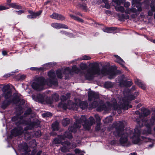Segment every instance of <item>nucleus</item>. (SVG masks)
Returning <instances> with one entry per match:
<instances>
[{
    "label": "nucleus",
    "mask_w": 155,
    "mask_h": 155,
    "mask_svg": "<svg viewBox=\"0 0 155 155\" xmlns=\"http://www.w3.org/2000/svg\"><path fill=\"white\" fill-rule=\"evenodd\" d=\"M109 75V78L110 79H112L114 78L116 75V72L114 71H108L107 73Z\"/></svg>",
    "instance_id": "nucleus-20"
},
{
    "label": "nucleus",
    "mask_w": 155,
    "mask_h": 155,
    "mask_svg": "<svg viewBox=\"0 0 155 155\" xmlns=\"http://www.w3.org/2000/svg\"><path fill=\"white\" fill-rule=\"evenodd\" d=\"M75 13L76 15H79L80 16H81V17H83L82 14L79 12H76Z\"/></svg>",
    "instance_id": "nucleus-59"
},
{
    "label": "nucleus",
    "mask_w": 155,
    "mask_h": 155,
    "mask_svg": "<svg viewBox=\"0 0 155 155\" xmlns=\"http://www.w3.org/2000/svg\"><path fill=\"white\" fill-rule=\"evenodd\" d=\"M138 15V14H137V13H136L135 14H133L131 15V17L133 18H136L137 15Z\"/></svg>",
    "instance_id": "nucleus-57"
},
{
    "label": "nucleus",
    "mask_w": 155,
    "mask_h": 155,
    "mask_svg": "<svg viewBox=\"0 0 155 155\" xmlns=\"http://www.w3.org/2000/svg\"><path fill=\"white\" fill-rule=\"evenodd\" d=\"M153 11L151 10H150L148 12V15L149 16H152L153 15Z\"/></svg>",
    "instance_id": "nucleus-56"
},
{
    "label": "nucleus",
    "mask_w": 155,
    "mask_h": 155,
    "mask_svg": "<svg viewBox=\"0 0 155 155\" xmlns=\"http://www.w3.org/2000/svg\"><path fill=\"white\" fill-rule=\"evenodd\" d=\"M2 54L4 56H5L7 55V52L6 51H2Z\"/></svg>",
    "instance_id": "nucleus-58"
},
{
    "label": "nucleus",
    "mask_w": 155,
    "mask_h": 155,
    "mask_svg": "<svg viewBox=\"0 0 155 155\" xmlns=\"http://www.w3.org/2000/svg\"><path fill=\"white\" fill-rule=\"evenodd\" d=\"M50 17L52 19L61 21H63L65 19L64 16L61 14L56 13H53L50 15Z\"/></svg>",
    "instance_id": "nucleus-11"
},
{
    "label": "nucleus",
    "mask_w": 155,
    "mask_h": 155,
    "mask_svg": "<svg viewBox=\"0 0 155 155\" xmlns=\"http://www.w3.org/2000/svg\"><path fill=\"white\" fill-rule=\"evenodd\" d=\"M61 98V100H65L66 99V97L64 96H62Z\"/></svg>",
    "instance_id": "nucleus-64"
},
{
    "label": "nucleus",
    "mask_w": 155,
    "mask_h": 155,
    "mask_svg": "<svg viewBox=\"0 0 155 155\" xmlns=\"http://www.w3.org/2000/svg\"><path fill=\"white\" fill-rule=\"evenodd\" d=\"M97 103L96 102L94 101L92 104V107H93L94 108L97 106Z\"/></svg>",
    "instance_id": "nucleus-53"
},
{
    "label": "nucleus",
    "mask_w": 155,
    "mask_h": 155,
    "mask_svg": "<svg viewBox=\"0 0 155 155\" xmlns=\"http://www.w3.org/2000/svg\"><path fill=\"white\" fill-rule=\"evenodd\" d=\"M96 74H100V71L97 69H91L87 71V73H84V75L87 78L91 77L94 75Z\"/></svg>",
    "instance_id": "nucleus-8"
},
{
    "label": "nucleus",
    "mask_w": 155,
    "mask_h": 155,
    "mask_svg": "<svg viewBox=\"0 0 155 155\" xmlns=\"http://www.w3.org/2000/svg\"><path fill=\"white\" fill-rule=\"evenodd\" d=\"M80 68L82 70H85L87 68V65L84 64H81L80 66Z\"/></svg>",
    "instance_id": "nucleus-38"
},
{
    "label": "nucleus",
    "mask_w": 155,
    "mask_h": 155,
    "mask_svg": "<svg viewBox=\"0 0 155 155\" xmlns=\"http://www.w3.org/2000/svg\"><path fill=\"white\" fill-rule=\"evenodd\" d=\"M75 152L76 155H84L83 153L78 149H76L74 150Z\"/></svg>",
    "instance_id": "nucleus-30"
},
{
    "label": "nucleus",
    "mask_w": 155,
    "mask_h": 155,
    "mask_svg": "<svg viewBox=\"0 0 155 155\" xmlns=\"http://www.w3.org/2000/svg\"><path fill=\"white\" fill-rule=\"evenodd\" d=\"M95 129H96L97 130H99L100 129V126L99 125H97V126L96 127V128H95Z\"/></svg>",
    "instance_id": "nucleus-63"
},
{
    "label": "nucleus",
    "mask_w": 155,
    "mask_h": 155,
    "mask_svg": "<svg viewBox=\"0 0 155 155\" xmlns=\"http://www.w3.org/2000/svg\"><path fill=\"white\" fill-rule=\"evenodd\" d=\"M64 139V136H58V138H55L53 141V143L55 144L59 143L62 142L63 147L61 148V150L63 152L67 151V148H68L70 145V143L68 142H66L65 143L62 142L63 140Z\"/></svg>",
    "instance_id": "nucleus-4"
},
{
    "label": "nucleus",
    "mask_w": 155,
    "mask_h": 155,
    "mask_svg": "<svg viewBox=\"0 0 155 155\" xmlns=\"http://www.w3.org/2000/svg\"><path fill=\"white\" fill-rule=\"evenodd\" d=\"M48 75L51 78L50 79L45 81L43 78L40 77L38 79L37 82L32 83L31 85L32 87L35 89L40 90L42 89V86L46 84L49 86L53 85L56 86L57 83L56 80L54 78V73L53 71H49L48 73Z\"/></svg>",
    "instance_id": "nucleus-1"
},
{
    "label": "nucleus",
    "mask_w": 155,
    "mask_h": 155,
    "mask_svg": "<svg viewBox=\"0 0 155 155\" xmlns=\"http://www.w3.org/2000/svg\"><path fill=\"white\" fill-rule=\"evenodd\" d=\"M79 106L81 108L84 109L87 106V104L86 103L82 102L80 104Z\"/></svg>",
    "instance_id": "nucleus-32"
},
{
    "label": "nucleus",
    "mask_w": 155,
    "mask_h": 155,
    "mask_svg": "<svg viewBox=\"0 0 155 155\" xmlns=\"http://www.w3.org/2000/svg\"><path fill=\"white\" fill-rule=\"evenodd\" d=\"M88 99L89 100L91 101L92 100L93 98H97L98 97L97 94L92 91H89L88 94Z\"/></svg>",
    "instance_id": "nucleus-14"
},
{
    "label": "nucleus",
    "mask_w": 155,
    "mask_h": 155,
    "mask_svg": "<svg viewBox=\"0 0 155 155\" xmlns=\"http://www.w3.org/2000/svg\"><path fill=\"white\" fill-rule=\"evenodd\" d=\"M104 105H103V106L102 107H98L97 109V110L99 111H101L103 110H106L104 108Z\"/></svg>",
    "instance_id": "nucleus-46"
},
{
    "label": "nucleus",
    "mask_w": 155,
    "mask_h": 155,
    "mask_svg": "<svg viewBox=\"0 0 155 155\" xmlns=\"http://www.w3.org/2000/svg\"><path fill=\"white\" fill-rule=\"evenodd\" d=\"M58 78H61L62 77L61 71L60 70H58L56 72Z\"/></svg>",
    "instance_id": "nucleus-39"
},
{
    "label": "nucleus",
    "mask_w": 155,
    "mask_h": 155,
    "mask_svg": "<svg viewBox=\"0 0 155 155\" xmlns=\"http://www.w3.org/2000/svg\"><path fill=\"white\" fill-rule=\"evenodd\" d=\"M51 26L53 28L59 29V23H52L51 24Z\"/></svg>",
    "instance_id": "nucleus-26"
},
{
    "label": "nucleus",
    "mask_w": 155,
    "mask_h": 155,
    "mask_svg": "<svg viewBox=\"0 0 155 155\" xmlns=\"http://www.w3.org/2000/svg\"><path fill=\"white\" fill-rule=\"evenodd\" d=\"M150 113V111L149 110H146L144 112V114L145 116H147Z\"/></svg>",
    "instance_id": "nucleus-51"
},
{
    "label": "nucleus",
    "mask_w": 155,
    "mask_h": 155,
    "mask_svg": "<svg viewBox=\"0 0 155 155\" xmlns=\"http://www.w3.org/2000/svg\"><path fill=\"white\" fill-rule=\"evenodd\" d=\"M7 102V101L6 100H5L4 102L3 103L2 105V107L3 108V109H5L6 108V107H7V106H8V103H7L6 104H5Z\"/></svg>",
    "instance_id": "nucleus-37"
},
{
    "label": "nucleus",
    "mask_w": 155,
    "mask_h": 155,
    "mask_svg": "<svg viewBox=\"0 0 155 155\" xmlns=\"http://www.w3.org/2000/svg\"><path fill=\"white\" fill-rule=\"evenodd\" d=\"M90 121L89 122H87L86 120L85 117L82 116L80 119L77 120L76 123L74 124V126L76 128H80L81 126V122H84V124H83L84 128L86 130H89L90 127L92 125L95 124V121L94 118L92 117H90Z\"/></svg>",
    "instance_id": "nucleus-2"
},
{
    "label": "nucleus",
    "mask_w": 155,
    "mask_h": 155,
    "mask_svg": "<svg viewBox=\"0 0 155 155\" xmlns=\"http://www.w3.org/2000/svg\"><path fill=\"white\" fill-rule=\"evenodd\" d=\"M27 12L30 15H27V18L29 19H34L41 15L42 12V10H40L38 12H35L32 10H28Z\"/></svg>",
    "instance_id": "nucleus-7"
},
{
    "label": "nucleus",
    "mask_w": 155,
    "mask_h": 155,
    "mask_svg": "<svg viewBox=\"0 0 155 155\" xmlns=\"http://www.w3.org/2000/svg\"><path fill=\"white\" fill-rule=\"evenodd\" d=\"M9 5L10 7L15 9H21L22 8V6L18 3H12Z\"/></svg>",
    "instance_id": "nucleus-15"
},
{
    "label": "nucleus",
    "mask_w": 155,
    "mask_h": 155,
    "mask_svg": "<svg viewBox=\"0 0 155 155\" xmlns=\"http://www.w3.org/2000/svg\"><path fill=\"white\" fill-rule=\"evenodd\" d=\"M155 123V115L153 114L152 117L149 123L146 124L147 130H143L142 132V134L146 135L150 134L151 132V129ZM155 131V127L153 129Z\"/></svg>",
    "instance_id": "nucleus-5"
},
{
    "label": "nucleus",
    "mask_w": 155,
    "mask_h": 155,
    "mask_svg": "<svg viewBox=\"0 0 155 155\" xmlns=\"http://www.w3.org/2000/svg\"><path fill=\"white\" fill-rule=\"evenodd\" d=\"M8 8H9L6 7L5 6L2 5H0V11H2L3 10L7 9H8Z\"/></svg>",
    "instance_id": "nucleus-41"
},
{
    "label": "nucleus",
    "mask_w": 155,
    "mask_h": 155,
    "mask_svg": "<svg viewBox=\"0 0 155 155\" xmlns=\"http://www.w3.org/2000/svg\"><path fill=\"white\" fill-rule=\"evenodd\" d=\"M22 130L20 128H15L11 131V133L13 135L17 136L21 134Z\"/></svg>",
    "instance_id": "nucleus-13"
},
{
    "label": "nucleus",
    "mask_w": 155,
    "mask_h": 155,
    "mask_svg": "<svg viewBox=\"0 0 155 155\" xmlns=\"http://www.w3.org/2000/svg\"><path fill=\"white\" fill-rule=\"evenodd\" d=\"M72 71L76 73H79L80 70H79L75 66H74L72 68Z\"/></svg>",
    "instance_id": "nucleus-28"
},
{
    "label": "nucleus",
    "mask_w": 155,
    "mask_h": 155,
    "mask_svg": "<svg viewBox=\"0 0 155 155\" xmlns=\"http://www.w3.org/2000/svg\"><path fill=\"white\" fill-rule=\"evenodd\" d=\"M30 69L32 70H38V68L35 67H31L30 68Z\"/></svg>",
    "instance_id": "nucleus-61"
},
{
    "label": "nucleus",
    "mask_w": 155,
    "mask_h": 155,
    "mask_svg": "<svg viewBox=\"0 0 155 155\" xmlns=\"http://www.w3.org/2000/svg\"><path fill=\"white\" fill-rule=\"evenodd\" d=\"M78 104H73L71 101H69L67 105L66 104L62 105L61 104H59V106L60 107H62L64 109H65L66 108L74 109V106H78Z\"/></svg>",
    "instance_id": "nucleus-10"
},
{
    "label": "nucleus",
    "mask_w": 155,
    "mask_h": 155,
    "mask_svg": "<svg viewBox=\"0 0 155 155\" xmlns=\"http://www.w3.org/2000/svg\"><path fill=\"white\" fill-rule=\"evenodd\" d=\"M59 123L56 121L52 124V127L54 130H58V129Z\"/></svg>",
    "instance_id": "nucleus-24"
},
{
    "label": "nucleus",
    "mask_w": 155,
    "mask_h": 155,
    "mask_svg": "<svg viewBox=\"0 0 155 155\" xmlns=\"http://www.w3.org/2000/svg\"><path fill=\"white\" fill-rule=\"evenodd\" d=\"M112 83L110 82H107L105 84V86L107 87L110 88L112 86Z\"/></svg>",
    "instance_id": "nucleus-40"
},
{
    "label": "nucleus",
    "mask_w": 155,
    "mask_h": 155,
    "mask_svg": "<svg viewBox=\"0 0 155 155\" xmlns=\"http://www.w3.org/2000/svg\"><path fill=\"white\" fill-rule=\"evenodd\" d=\"M15 12H17L19 15H20L22 13H25V11L24 10H19V11H15Z\"/></svg>",
    "instance_id": "nucleus-44"
},
{
    "label": "nucleus",
    "mask_w": 155,
    "mask_h": 155,
    "mask_svg": "<svg viewBox=\"0 0 155 155\" xmlns=\"http://www.w3.org/2000/svg\"><path fill=\"white\" fill-rule=\"evenodd\" d=\"M116 10L118 12H120L122 13L124 12L125 9L124 7L121 6H116L115 8Z\"/></svg>",
    "instance_id": "nucleus-21"
},
{
    "label": "nucleus",
    "mask_w": 155,
    "mask_h": 155,
    "mask_svg": "<svg viewBox=\"0 0 155 155\" xmlns=\"http://www.w3.org/2000/svg\"><path fill=\"white\" fill-rule=\"evenodd\" d=\"M80 6L85 12L87 11V6L86 5L81 4L80 5Z\"/></svg>",
    "instance_id": "nucleus-36"
},
{
    "label": "nucleus",
    "mask_w": 155,
    "mask_h": 155,
    "mask_svg": "<svg viewBox=\"0 0 155 155\" xmlns=\"http://www.w3.org/2000/svg\"><path fill=\"white\" fill-rule=\"evenodd\" d=\"M128 130L126 131L122 130H118L116 132L114 133L115 135L121 136L120 139V142L123 146H127L128 140L127 137L128 136L127 134V133H128Z\"/></svg>",
    "instance_id": "nucleus-3"
},
{
    "label": "nucleus",
    "mask_w": 155,
    "mask_h": 155,
    "mask_svg": "<svg viewBox=\"0 0 155 155\" xmlns=\"http://www.w3.org/2000/svg\"><path fill=\"white\" fill-rule=\"evenodd\" d=\"M59 96L57 94H55L52 96V100H54L56 101H57L59 99Z\"/></svg>",
    "instance_id": "nucleus-29"
},
{
    "label": "nucleus",
    "mask_w": 155,
    "mask_h": 155,
    "mask_svg": "<svg viewBox=\"0 0 155 155\" xmlns=\"http://www.w3.org/2000/svg\"><path fill=\"white\" fill-rule=\"evenodd\" d=\"M31 112V110L30 109H28L26 111V113L28 114H29Z\"/></svg>",
    "instance_id": "nucleus-62"
},
{
    "label": "nucleus",
    "mask_w": 155,
    "mask_h": 155,
    "mask_svg": "<svg viewBox=\"0 0 155 155\" xmlns=\"http://www.w3.org/2000/svg\"><path fill=\"white\" fill-rule=\"evenodd\" d=\"M141 134L142 132L140 131L139 128H136L134 130V133L130 132L129 136L134 140L136 139L137 140L134 141V143H137L139 141V136Z\"/></svg>",
    "instance_id": "nucleus-6"
},
{
    "label": "nucleus",
    "mask_w": 155,
    "mask_h": 155,
    "mask_svg": "<svg viewBox=\"0 0 155 155\" xmlns=\"http://www.w3.org/2000/svg\"><path fill=\"white\" fill-rule=\"evenodd\" d=\"M59 29L60 28H65V29H68V26L64 24L60 23H59Z\"/></svg>",
    "instance_id": "nucleus-27"
},
{
    "label": "nucleus",
    "mask_w": 155,
    "mask_h": 155,
    "mask_svg": "<svg viewBox=\"0 0 155 155\" xmlns=\"http://www.w3.org/2000/svg\"><path fill=\"white\" fill-rule=\"evenodd\" d=\"M132 5L137 8V11L139 12L142 10L141 4L140 2L136 0H132Z\"/></svg>",
    "instance_id": "nucleus-12"
},
{
    "label": "nucleus",
    "mask_w": 155,
    "mask_h": 155,
    "mask_svg": "<svg viewBox=\"0 0 155 155\" xmlns=\"http://www.w3.org/2000/svg\"><path fill=\"white\" fill-rule=\"evenodd\" d=\"M10 88V85L7 84L5 85L3 88V91L4 92V96L6 99H7L10 97L11 95V92L10 91H8V89Z\"/></svg>",
    "instance_id": "nucleus-9"
},
{
    "label": "nucleus",
    "mask_w": 155,
    "mask_h": 155,
    "mask_svg": "<svg viewBox=\"0 0 155 155\" xmlns=\"http://www.w3.org/2000/svg\"><path fill=\"white\" fill-rule=\"evenodd\" d=\"M104 7L107 9H109L110 8V6L108 3L105 4Z\"/></svg>",
    "instance_id": "nucleus-50"
},
{
    "label": "nucleus",
    "mask_w": 155,
    "mask_h": 155,
    "mask_svg": "<svg viewBox=\"0 0 155 155\" xmlns=\"http://www.w3.org/2000/svg\"><path fill=\"white\" fill-rule=\"evenodd\" d=\"M121 85H123L124 86L126 87L129 86L132 84L131 81H127L125 79H124L122 82H120Z\"/></svg>",
    "instance_id": "nucleus-18"
},
{
    "label": "nucleus",
    "mask_w": 155,
    "mask_h": 155,
    "mask_svg": "<svg viewBox=\"0 0 155 155\" xmlns=\"http://www.w3.org/2000/svg\"><path fill=\"white\" fill-rule=\"evenodd\" d=\"M112 120V117H107L105 119L104 122L105 123H108Z\"/></svg>",
    "instance_id": "nucleus-42"
},
{
    "label": "nucleus",
    "mask_w": 155,
    "mask_h": 155,
    "mask_svg": "<svg viewBox=\"0 0 155 155\" xmlns=\"http://www.w3.org/2000/svg\"><path fill=\"white\" fill-rule=\"evenodd\" d=\"M105 13L107 14H111V12L109 10H106L105 11Z\"/></svg>",
    "instance_id": "nucleus-60"
},
{
    "label": "nucleus",
    "mask_w": 155,
    "mask_h": 155,
    "mask_svg": "<svg viewBox=\"0 0 155 155\" xmlns=\"http://www.w3.org/2000/svg\"><path fill=\"white\" fill-rule=\"evenodd\" d=\"M115 61L120 64L122 66H124V65L125 62L122 59H116Z\"/></svg>",
    "instance_id": "nucleus-25"
},
{
    "label": "nucleus",
    "mask_w": 155,
    "mask_h": 155,
    "mask_svg": "<svg viewBox=\"0 0 155 155\" xmlns=\"http://www.w3.org/2000/svg\"><path fill=\"white\" fill-rule=\"evenodd\" d=\"M117 29V28L116 27H107L105 29L104 32L108 33H111L112 31H114Z\"/></svg>",
    "instance_id": "nucleus-19"
},
{
    "label": "nucleus",
    "mask_w": 155,
    "mask_h": 155,
    "mask_svg": "<svg viewBox=\"0 0 155 155\" xmlns=\"http://www.w3.org/2000/svg\"><path fill=\"white\" fill-rule=\"evenodd\" d=\"M46 102L48 104H51L52 103V101L49 99V98H48L46 100Z\"/></svg>",
    "instance_id": "nucleus-55"
},
{
    "label": "nucleus",
    "mask_w": 155,
    "mask_h": 155,
    "mask_svg": "<svg viewBox=\"0 0 155 155\" xmlns=\"http://www.w3.org/2000/svg\"><path fill=\"white\" fill-rule=\"evenodd\" d=\"M130 5V3L128 2H126L124 4V6L125 8H128Z\"/></svg>",
    "instance_id": "nucleus-43"
},
{
    "label": "nucleus",
    "mask_w": 155,
    "mask_h": 155,
    "mask_svg": "<svg viewBox=\"0 0 155 155\" xmlns=\"http://www.w3.org/2000/svg\"><path fill=\"white\" fill-rule=\"evenodd\" d=\"M42 115L44 117H47L51 116L52 114L50 112H46L43 114Z\"/></svg>",
    "instance_id": "nucleus-31"
},
{
    "label": "nucleus",
    "mask_w": 155,
    "mask_h": 155,
    "mask_svg": "<svg viewBox=\"0 0 155 155\" xmlns=\"http://www.w3.org/2000/svg\"><path fill=\"white\" fill-rule=\"evenodd\" d=\"M135 84L142 89L145 90L146 89L145 85L142 83L141 81L139 79H137L135 81Z\"/></svg>",
    "instance_id": "nucleus-16"
},
{
    "label": "nucleus",
    "mask_w": 155,
    "mask_h": 155,
    "mask_svg": "<svg viewBox=\"0 0 155 155\" xmlns=\"http://www.w3.org/2000/svg\"><path fill=\"white\" fill-rule=\"evenodd\" d=\"M69 119L66 118L63 120L62 124L64 126H65L68 125L69 124Z\"/></svg>",
    "instance_id": "nucleus-23"
},
{
    "label": "nucleus",
    "mask_w": 155,
    "mask_h": 155,
    "mask_svg": "<svg viewBox=\"0 0 155 155\" xmlns=\"http://www.w3.org/2000/svg\"><path fill=\"white\" fill-rule=\"evenodd\" d=\"M69 16L72 19H73L74 20L81 23L84 22V20L78 17L74 16L72 14H70Z\"/></svg>",
    "instance_id": "nucleus-17"
},
{
    "label": "nucleus",
    "mask_w": 155,
    "mask_h": 155,
    "mask_svg": "<svg viewBox=\"0 0 155 155\" xmlns=\"http://www.w3.org/2000/svg\"><path fill=\"white\" fill-rule=\"evenodd\" d=\"M131 12H136L137 11V9H136L134 8H130Z\"/></svg>",
    "instance_id": "nucleus-48"
},
{
    "label": "nucleus",
    "mask_w": 155,
    "mask_h": 155,
    "mask_svg": "<svg viewBox=\"0 0 155 155\" xmlns=\"http://www.w3.org/2000/svg\"><path fill=\"white\" fill-rule=\"evenodd\" d=\"M151 9L150 10L153 12H155V6L153 5H151Z\"/></svg>",
    "instance_id": "nucleus-54"
},
{
    "label": "nucleus",
    "mask_w": 155,
    "mask_h": 155,
    "mask_svg": "<svg viewBox=\"0 0 155 155\" xmlns=\"http://www.w3.org/2000/svg\"><path fill=\"white\" fill-rule=\"evenodd\" d=\"M64 136L69 139L71 138L72 137L71 134L69 132H66L64 134Z\"/></svg>",
    "instance_id": "nucleus-34"
},
{
    "label": "nucleus",
    "mask_w": 155,
    "mask_h": 155,
    "mask_svg": "<svg viewBox=\"0 0 155 155\" xmlns=\"http://www.w3.org/2000/svg\"><path fill=\"white\" fill-rule=\"evenodd\" d=\"M38 97V100L39 101L42 103L44 102V97L41 95H39Z\"/></svg>",
    "instance_id": "nucleus-35"
},
{
    "label": "nucleus",
    "mask_w": 155,
    "mask_h": 155,
    "mask_svg": "<svg viewBox=\"0 0 155 155\" xmlns=\"http://www.w3.org/2000/svg\"><path fill=\"white\" fill-rule=\"evenodd\" d=\"M24 146L23 147L24 150L25 151H26L28 148L27 145L26 143H24Z\"/></svg>",
    "instance_id": "nucleus-52"
},
{
    "label": "nucleus",
    "mask_w": 155,
    "mask_h": 155,
    "mask_svg": "<svg viewBox=\"0 0 155 155\" xmlns=\"http://www.w3.org/2000/svg\"><path fill=\"white\" fill-rule=\"evenodd\" d=\"M68 129L71 132H75V130L74 129L73 127H69Z\"/></svg>",
    "instance_id": "nucleus-49"
},
{
    "label": "nucleus",
    "mask_w": 155,
    "mask_h": 155,
    "mask_svg": "<svg viewBox=\"0 0 155 155\" xmlns=\"http://www.w3.org/2000/svg\"><path fill=\"white\" fill-rule=\"evenodd\" d=\"M60 33L62 34L65 35L67 36H70L71 34V33L65 31H61Z\"/></svg>",
    "instance_id": "nucleus-33"
},
{
    "label": "nucleus",
    "mask_w": 155,
    "mask_h": 155,
    "mask_svg": "<svg viewBox=\"0 0 155 155\" xmlns=\"http://www.w3.org/2000/svg\"><path fill=\"white\" fill-rule=\"evenodd\" d=\"M119 18L121 19H128L129 18V17L128 15H125L124 14H122L121 15L119 16Z\"/></svg>",
    "instance_id": "nucleus-22"
},
{
    "label": "nucleus",
    "mask_w": 155,
    "mask_h": 155,
    "mask_svg": "<svg viewBox=\"0 0 155 155\" xmlns=\"http://www.w3.org/2000/svg\"><path fill=\"white\" fill-rule=\"evenodd\" d=\"M135 98V97L133 95H130L129 96L128 98V99L130 100H132L134 99Z\"/></svg>",
    "instance_id": "nucleus-45"
},
{
    "label": "nucleus",
    "mask_w": 155,
    "mask_h": 155,
    "mask_svg": "<svg viewBox=\"0 0 155 155\" xmlns=\"http://www.w3.org/2000/svg\"><path fill=\"white\" fill-rule=\"evenodd\" d=\"M130 12H131L130 8H127L126 10H125L124 12H125L126 14H130Z\"/></svg>",
    "instance_id": "nucleus-47"
}]
</instances>
